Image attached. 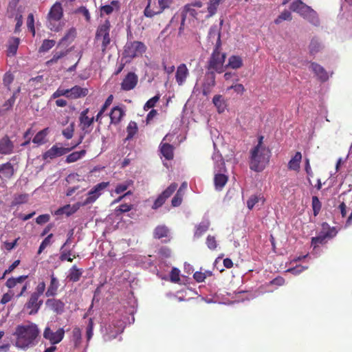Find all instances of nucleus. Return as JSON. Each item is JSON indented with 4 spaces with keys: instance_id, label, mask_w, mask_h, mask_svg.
I'll return each mask as SVG.
<instances>
[{
    "instance_id": "obj_1",
    "label": "nucleus",
    "mask_w": 352,
    "mask_h": 352,
    "mask_svg": "<svg viewBox=\"0 0 352 352\" xmlns=\"http://www.w3.org/2000/svg\"><path fill=\"white\" fill-rule=\"evenodd\" d=\"M208 38L214 43V49L208 60L207 68L211 72L222 73L226 70V54L221 50L220 32L217 26L210 28Z\"/></svg>"
},
{
    "instance_id": "obj_2",
    "label": "nucleus",
    "mask_w": 352,
    "mask_h": 352,
    "mask_svg": "<svg viewBox=\"0 0 352 352\" xmlns=\"http://www.w3.org/2000/svg\"><path fill=\"white\" fill-rule=\"evenodd\" d=\"M39 334L38 327L34 322H27L25 324H19L13 333L16 338L15 346L23 350L32 347L37 344Z\"/></svg>"
},
{
    "instance_id": "obj_3",
    "label": "nucleus",
    "mask_w": 352,
    "mask_h": 352,
    "mask_svg": "<svg viewBox=\"0 0 352 352\" xmlns=\"http://www.w3.org/2000/svg\"><path fill=\"white\" fill-rule=\"evenodd\" d=\"M263 135H259L256 146L250 151L249 167L256 173H261L270 164L272 152L263 143Z\"/></svg>"
},
{
    "instance_id": "obj_4",
    "label": "nucleus",
    "mask_w": 352,
    "mask_h": 352,
    "mask_svg": "<svg viewBox=\"0 0 352 352\" xmlns=\"http://www.w3.org/2000/svg\"><path fill=\"white\" fill-rule=\"evenodd\" d=\"M111 25L109 19L100 23L96 31L95 41L100 44L101 52L105 54L112 47L113 41V32L111 33Z\"/></svg>"
},
{
    "instance_id": "obj_5",
    "label": "nucleus",
    "mask_w": 352,
    "mask_h": 352,
    "mask_svg": "<svg viewBox=\"0 0 352 352\" xmlns=\"http://www.w3.org/2000/svg\"><path fill=\"white\" fill-rule=\"evenodd\" d=\"M290 8L293 12H298L315 26L320 24V19L317 12L312 9L310 6L305 4L301 0H294L290 5Z\"/></svg>"
},
{
    "instance_id": "obj_6",
    "label": "nucleus",
    "mask_w": 352,
    "mask_h": 352,
    "mask_svg": "<svg viewBox=\"0 0 352 352\" xmlns=\"http://www.w3.org/2000/svg\"><path fill=\"white\" fill-rule=\"evenodd\" d=\"M145 45L140 41H128L124 45V52L122 54V58H129L125 63L130 61V60L142 56L146 51Z\"/></svg>"
},
{
    "instance_id": "obj_7",
    "label": "nucleus",
    "mask_w": 352,
    "mask_h": 352,
    "mask_svg": "<svg viewBox=\"0 0 352 352\" xmlns=\"http://www.w3.org/2000/svg\"><path fill=\"white\" fill-rule=\"evenodd\" d=\"M63 16V8L60 3H56L52 8L47 16V27L53 31L58 32L61 29L60 19Z\"/></svg>"
},
{
    "instance_id": "obj_8",
    "label": "nucleus",
    "mask_w": 352,
    "mask_h": 352,
    "mask_svg": "<svg viewBox=\"0 0 352 352\" xmlns=\"http://www.w3.org/2000/svg\"><path fill=\"white\" fill-rule=\"evenodd\" d=\"M82 137L77 143L74 144L70 148H64L61 146L59 147L57 144L54 145L42 155L43 160H53L57 157L64 155L65 154L69 153L72 149L76 147L78 144H80L82 142Z\"/></svg>"
},
{
    "instance_id": "obj_9",
    "label": "nucleus",
    "mask_w": 352,
    "mask_h": 352,
    "mask_svg": "<svg viewBox=\"0 0 352 352\" xmlns=\"http://www.w3.org/2000/svg\"><path fill=\"white\" fill-rule=\"evenodd\" d=\"M109 182H102L94 186V188L88 192L87 197L85 199V201L80 202L81 205L82 206H85L95 202L97 199L102 195V190L109 186Z\"/></svg>"
},
{
    "instance_id": "obj_10",
    "label": "nucleus",
    "mask_w": 352,
    "mask_h": 352,
    "mask_svg": "<svg viewBox=\"0 0 352 352\" xmlns=\"http://www.w3.org/2000/svg\"><path fill=\"white\" fill-rule=\"evenodd\" d=\"M65 333V331L63 328H59L56 331L54 332L51 328L47 326L45 328L43 336L52 346H54L63 340Z\"/></svg>"
},
{
    "instance_id": "obj_11",
    "label": "nucleus",
    "mask_w": 352,
    "mask_h": 352,
    "mask_svg": "<svg viewBox=\"0 0 352 352\" xmlns=\"http://www.w3.org/2000/svg\"><path fill=\"white\" fill-rule=\"evenodd\" d=\"M41 296L32 293L29 299L25 302L24 307L28 310L29 315L36 314L41 309L43 300L40 298Z\"/></svg>"
},
{
    "instance_id": "obj_12",
    "label": "nucleus",
    "mask_w": 352,
    "mask_h": 352,
    "mask_svg": "<svg viewBox=\"0 0 352 352\" xmlns=\"http://www.w3.org/2000/svg\"><path fill=\"white\" fill-rule=\"evenodd\" d=\"M88 94V89H57L54 94L53 97L58 98L60 96H65L67 98L72 97L77 98L81 96H86Z\"/></svg>"
},
{
    "instance_id": "obj_13",
    "label": "nucleus",
    "mask_w": 352,
    "mask_h": 352,
    "mask_svg": "<svg viewBox=\"0 0 352 352\" xmlns=\"http://www.w3.org/2000/svg\"><path fill=\"white\" fill-rule=\"evenodd\" d=\"M189 76V70L184 63L179 65L175 74V80L178 86H183Z\"/></svg>"
},
{
    "instance_id": "obj_14",
    "label": "nucleus",
    "mask_w": 352,
    "mask_h": 352,
    "mask_svg": "<svg viewBox=\"0 0 352 352\" xmlns=\"http://www.w3.org/2000/svg\"><path fill=\"white\" fill-rule=\"evenodd\" d=\"M159 3L155 1L148 0V4L144 9V14L146 17L151 18L155 15L161 14L163 10Z\"/></svg>"
},
{
    "instance_id": "obj_15",
    "label": "nucleus",
    "mask_w": 352,
    "mask_h": 352,
    "mask_svg": "<svg viewBox=\"0 0 352 352\" xmlns=\"http://www.w3.org/2000/svg\"><path fill=\"white\" fill-rule=\"evenodd\" d=\"M45 304L56 314H61L64 312L65 305L60 299L50 298L46 300Z\"/></svg>"
},
{
    "instance_id": "obj_16",
    "label": "nucleus",
    "mask_w": 352,
    "mask_h": 352,
    "mask_svg": "<svg viewBox=\"0 0 352 352\" xmlns=\"http://www.w3.org/2000/svg\"><path fill=\"white\" fill-rule=\"evenodd\" d=\"M59 286V280L55 276L54 273L52 272L50 275V283L47 287V291L45 292V296L47 297L55 296L58 294Z\"/></svg>"
},
{
    "instance_id": "obj_17",
    "label": "nucleus",
    "mask_w": 352,
    "mask_h": 352,
    "mask_svg": "<svg viewBox=\"0 0 352 352\" xmlns=\"http://www.w3.org/2000/svg\"><path fill=\"white\" fill-rule=\"evenodd\" d=\"M82 206L81 205L80 202H77L72 206L69 204H67L63 207L59 208L55 211V214L56 215H61L63 214H65L67 217L74 214L80 207Z\"/></svg>"
},
{
    "instance_id": "obj_18",
    "label": "nucleus",
    "mask_w": 352,
    "mask_h": 352,
    "mask_svg": "<svg viewBox=\"0 0 352 352\" xmlns=\"http://www.w3.org/2000/svg\"><path fill=\"white\" fill-rule=\"evenodd\" d=\"M124 115L125 112L121 107L119 106L114 107L109 113L110 123L114 125L118 124Z\"/></svg>"
},
{
    "instance_id": "obj_19",
    "label": "nucleus",
    "mask_w": 352,
    "mask_h": 352,
    "mask_svg": "<svg viewBox=\"0 0 352 352\" xmlns=\"http://www.w3.org/2000/svg\"><path fill=\"white\" fill-rule=\"evenodd\" d=\"M14 144L8 136L0 140V154L9 155L13 152Z\"/></svg>"
},
{
    "instance_id": "obj_20",
    "label": "nucleus",
    "mask_w": 352,
    "mask_h": 352,
    "mask_svg": "<svg viewBox=\"0 0 352 352\" xmlns=\"http://www.w3.org/2000/svg\"><path fill=\"white\" fill-rule=\"evenodd\" d=\"M311 70L314 73L320 78L322 81H326L329 79V74L324 69L322 66L320 65L318 63H316V62H312L310 66Z\"/></svg>"
},
{
    "instance_id": "obj_21",
    "label": "nucleus",
    "mask_w": 352,
    "mask_h": 352,
    "mask_svg": "<svg viewBox=\"0 0 352 352\" xmlns=\"http://www.w3.org/2000/svg\"><path fill=\"white\" fill-rule=\"evenodd\" d=\"M302 158L301 152L297 151L295 155L290 159L288 162L287 167L290 170L294 171H299L300 169V164Z\"/></svg>"
},
{
    "instance_id": "obj_22",
    "label": "nucleus",
    "mask_w": 352,
    "mask_h": 352,
    "mask_svg": "<svg viewBox=\"0 0 352 352\" xmlns=\"http://www.w3.org/2000/svg\"><path fill=\"white\" fill-rule=\"evenodd\" d=\"M224 172H216L214 177V184L215 188L218 190H221L224 186L226 184L228 180V177L226 175Z\"/></svg>"
},
{
    "instance_id": "obj_23",
    "label": "nucleus",
    "mask_w": 352,
    "mask_h": 352,
    "mask_svg": "<svg viewBox=\"0 0 352 352\" xmlns=\"http://www.w3.org/2000/svg\"><path fill=\"white\" fill-rule=\"evenodd\" d=\"M160 150L162 155L167 160H171L174 157V147L168 143L161 142Z\"/></svg>"
},
{
    "instance_id": "obj_24",
    "label": "nucleus",
    "mask_w": 352,
    "mask_h": 352,
    "mask_svg": "<svg viewBox=\"0 0 352 352\" xmlns=\"http://www.w3.org/2000/svg\"><path fill=\"white\" fill-rule=\"evenodd\" d=\"M138 76L133 72H129L122 83V88H134L138 82Z\"/></svg>"
},
{
    "instance_id": "obj_25",
    "label": "nucleus",
    "mask_w": 352,
    "mask_h": 352,
    "mask_svg": "<svg viewBox=\"0 0 352 352\" xmlns=\"http://www.w3.org/2000/svg\"><path fill=\"white\" fill-rule=\"evenodd\" d=\"M82 273V269H79L74 265L69 269L67 278L69 281L73 283L78 282L80 279Z\"/></svg>"
},
{
    "instance_id": "obj_26",
    "label": "nucleus",
    "mask_w": 352,
    "mask_h": 352,
    "mask_svg": "<svg viewBox=\"0 0 352 352\" xmlns=\"http://www.w3.org/2000/svg\"><path fill=\"white\" fill-rule=\"evenodd\" d=\"M265 198L263 194H254V195L250 196L247 201V207L249 209H252L255 206V205L258 204V203L261 202V205H263L265 203Z\"/></svg>"
},
{
    "instance_id": "obj_27",
    "label": "nucleus",
    "mask_w": 352,
    "mask_h": 352,
    "mask_svg": "<svg viewBox=\"0 0 352 352\" xmlns=\"http://www.w3.org/2000/svg\"><path fill=\"white\" fill-rule=\"evenodd\" d=\"M14 174L13 166L7 162L0 167V177L3 178H10Z\"/></svg>"
},
{
    "instance_id": "obj_28",
    "label": "nucleus",
    "mask_w": 352,
    "mask_h": 352,
    "mask_svg": "<svg viewBox=\"0 0 352 352\" xmlns=\"http://www.w3.org/2000/svg\"><path fill=\"white\" fill-rule=\"evenodd\" d=\"M242 65V60L239 56H231L228 58V63L226 65V69H238Z\"/></svg>"
},
{
    "instance_id": "obj_29",
    "label": "nucleus",
    "mask_w": 352,
    "mask_h": 352,
    "mask_svg": "<svg viewBox=\"0 0 352 352\" xmlns=\"http://www.w3.org/2000/svg\"><path fill=\"white\" fill-rule=\"evenodd\" d=\"M168 229L165 226H157L153 232V236L155 239H160L164 237H166L168 234Z\"/></svg>"
},
{
    "instance_id": "obj_30",
    "label": "nucleus",
    "mask_w": 352,
    "mask_h": 352,
    "mask_svg": "<svg viewBox=\"0 0 352 352\" xmlns=\"http://www.w3.org/2000/svg\"><path fill=\"white\" fill-rule=\"evenodd\" d=\"M48 134V128H45L38 131L34 137L32 142L36 144H43L45 143V138Z\"/></svg>"
},
{
    "instance_id": "obj_31",
    "label": "nucleus",
    "mask_w": 352,
    "mask_h": 352,
    "mask_svg": "<svg viewBox=\"0 0 352 352\" xmlns=\"http://www.w3.org/2000/svg\"><path fill=\"white\" fill-rule=\"evenodd\" d=\"M87 111L88 109L83 111L80 117V123L82 125L83 129L90 126L93 124L94 121L96 120V117L89 118L86 116Z\"/></svg>"
},
{
    "instance_id": "obj_32",
    "label": "nucleus",
    "mask_w": 352,
    "mask_h": 352,
    "mask_svg": "<svg viewBox=\"0 0 352 352\" xmlns=\"http://www.w3.org/2000/svg\"><path fill=\"white\" fill-rule=\"evenodd\" d=\"M138 131V124L134 121H131L128 126H126V133L127 135L126 138V140H129L132 139L135 135L137 133Z\"/></svg>"
},
{
    "instance_id": "obj_33",
    "label": "nucleus",
    "mask_w": 352,
    "mask_h": 352,
    "mask_svg": "<svg viewBox=\"0 0 352 352\" xmlns=\"http://www.w3.org/2000/svg\"><path fill=\"white\" fill-rule=\"evenodd\" d=\"M188 13L193 17H196L197 14V11L192 7V5H186L182 12V25H184Z\"/></svg>"
},
{
    "instance_id": "obj_34",
    "label": "nucleus",
    "mask_w": 352,
    "mask_h": 352,
    "mask_svg": "<svg viewBox=\"0 0 352 352\" xmlns=\"http://www.w3.org/2000/svg\"><path fill=\"white\" fill-rule=\"evenodd\" d=\"M213 103L215 105V107L217 108V111L219 113H222L224 111L226 104V102L220 95H216L213 98Z\"/></svg>"
},
{
    "instance_id": "obj_35",
    "label": "nucleus",
    "mask_w": 352,
    "mask_h": 352,
    "mask_svg": "<svg viewBox=\"0 0 352 352\" xmlns=\"http://www.w3.org/2000/svg\"><path fill=\"white\" fill-rule=\"evenodd\" d=\"M72 340L76 348L81 344L82 333L80 329L78 327H75L72 330Z\"/></svg>"
},
{
    "instance_id": "obj_36",
    "label": "nucleus",
    "mask_w": 352,
    "mask_h": 352,
    "mask_svg": "<svg viewBox=\"0 0 352 352\" xmlns=\"http://www.w3.org/2000/svg\"><path fill=\"white\" fill-rule=\"evenodd\" d=\"M19 91L20 89H17L16 91L14 93L13 95L5 102L2 106V108L0 109V115L2 113V112L8 111L13 107L16 100V94H18Z\"/></svg>"
},
{
    "instance_id": "obj_37",
    "label": "nucleus",
    "mask_w": 352,
    "mask_h": 352,
    "mask_svg": "<svg viewBox=\"0 0 352 352\" xmlns=\"http://www.w3.org/2000/svg\"><path fill=\"white\" fill-rule=\"evenodd\" d=\"M85 150L73 152L67 156L65 161L67 163L75 162L80 160L81 157H82L85 155Z\"/></svg>"
},
{
    "instance_id": "obj_38",
    "label": "nucleus",
    "mask_w": 352,
    "mask_h": 352,
    "mask_svg": "<svg viewBox=\"0 0 352 352\" xmlns=\"http://www.w3.org/2000/svg\"><path fill=\"white\" fill-rule=\"evenodd\" d=\"M27 278L28 276H20L17 278H10L7 280L6 285L8 288H14L18 284L23 283Z\"/></svg>"
},
{
    "instance_id": "obj_39",
    "label": "nucleus",
    "mask_w": 352,
    "mask_h": 352,
    "mask_svg": "<svg viewBox=\"0 0 352 352\" xmlns=\"http://www.w3.org/2000/svg\"><path fill=\"white\" fill-rule=\"evenodd\" d=\"M118 2L117 1H112L110 5H106L101 7V16L103 13L110 14L115 9L118 10Z\"/></svg>"
},
{
    "instance_id": "obj_40",
    "label": "nucleus",
    "mask_w": 352,
    "mask_h": 352,
    "mask_svg": "<svg viewBox=\"0 0 352 352\" xmlns=\"http://www.w3.org/2000/svg\"><path fill=\"white\" fill-rule=\"evenodd\" d=\"M113 95H110L107 98V100H105L104 104L102 105V107H101L100 110L99 111V112L98 113V114L96 115V122H99L102 114L104 113V112L106 111V109L111 105V104L113 102Z\"/></svg>"
},
{
    "instance_id": "obj_41",
    "label": "nucleus",
    "mask_w": 352,
    "mask_h": 352,
    "mask_svg": "<svg viewBox=\"0 0 352 352\" xmlns=\"http://www.w3.org/2000/svg\"><path fill=\"white\" fill-rule=\"evenodd\" d=\"M311 206L314 215L316 217L322 210V204L318 196H312Z\"/></svg>"
},
{
    "instance_id": "obj_42",
    "label": "nucleus",
    "mask_w": 352,
    "mask_h": 352,
    "mask_svg": "<svg viewBox=\"0 0 352 352\" xmlns=\"http://www.w3.org/2000/svg\"><path fill=\"white\" fill-rule=\"evenodd\" d=\"M284 20H292V15L291 12L288 11V10H285L280 14L277 18L274 20L276 24H279V23L283 22Z\"/></svg>"
},
{
    "instance_id": "obj_43",
    "label": "nucleus",
    "mask_w": 352,
    "mask_h": 352,
    "mask_svg": "<svg viewBox=\"0 0 352 352\" xmlns=\"http://www.w3.org/2000/svg\"><path fill=\"white\" fill-rule=\"evenodd\" d=\"M67 54V51L56 52L54 54L53 57L46 62L47 66H51L53 64L57 63V61L64 57Z\"/></svg>"
},
{
    "instance_id": "obj_44",
    "label": "nucleus",
    "mask_w": 352,
    "mask_h": 352,
    "mask_svg": "<svg viewBox=\"0 0 352 352\" xmlns=\"http://www.w3.org/2000/svg\"><path fill=\"white\" fill-rule=\"evenodd\" d=\"M323 230L327 229V232H325L326 240L327 238H333V236H336L338 233V230L336 227L330 228L329 223H323L322 224Z\"/></svg>"
},
{
    "instance_id": "obj_45",
    "label": "nucleus",
    "mask_w": 352,
    "mask_h": 352,
    "mask_svg": "<svg viewBox=\"0 0 352 352\" xmlns=\"http://www.w3.org/2000/svg\"><path fill=\"white\" fill-rule=\"evenodd\" d=\"M177 188V183H172L170 186H168L162 193L161 195L162 197H164L166 199L169 198L173 192L176 190Z\"/></svg>"
},
{
    "instance_id": "obj_46",
    "label": "nucleus",
    "mask_w": 352,
    "mask_h": 352,
    "mask_svg": "<svg viewBox=\"0 0 352 352\" xmlns=\"http://www.w3.org/2000/svg\"><path fill=\"white\" fill-rule=\"evenodd\" d=\"M326 242L327 240L325 233H322L316 237L311 238V245L314 247V248H316V247H318L320 244H324Z\"/></svg>"
},
{
    "instance_id": "obj_47",
    "label": "nucleus",
    "mask_w": 352,
    "mask_h": 352,
    "mask_svg": "<svg viewBox=\"0 0 352 352\" xmlns=\"http://www.w3.org/2000/svg\"><path fill=\"white\" fill-rule=\"evenodd\" d=\"M55 45V41L45 39L39 47V52H45L52 48Z\"/></svg>"
},
{
    "instance_id": "obj_48",
    "label": "nucleus",
    "mask_w": 352,
    "mask_h": 352,
    "mask_svg": "<svg viewBox=\"0 0 352 352\" xmlns=\"http://www.w3.org/2000/svg\"><path fill=\"white\" fill-rule=\"evenodd\" d=\"M209 228V223L208 222H201L200 223L196 229L195 235L197 237L201 236L204 232H206Z\"/></svg>"
},
{
    "instance_id": "obj_49",
    "label": "nucleus",
    "mask_w": 352,
    "mask_h": 352,
    "mask_svg": "<svg viewBox=\"0 0 352 352\" xmlns=\"http://www.w3.org/2000/svg\"><path fill=\"white\" fill-rule=\"evenodd\" d=\"M19 44V39L18 38H13L9 44L8 54L10 55H14L16 53L18 46Z\"/></svg>"
},
{
    "instance_id": "obj_50",
    "label": "nucleus",
    "mask_w": 352,
    "mask_h": 352,
    "mask_svg": "<svg viewBox=\"0 0 352 352\" xmlns=\"http://www.w3.org/2000/svg\"><path fill=\"white\" fill-rule=\"evenodd\" d=\"M223 0H211L208 7L209 16H212L217 11V7Z\"/></svg>"
},
{
    "instance_id": "obj_51",
    "label": "nucleus",
    "mask_w": 352,
    "mask_h": 352,
    "mask_svg": "<svg viewBox=\"0 0 352 352\" xmlns=\"http://www.w3.org/2000/svg\"><path fill=\"white\" fill-rule=\"evenodd\" d=\"M320 47L321 44L318 38H314L311 40L309 50L311 54H316V52H319Z\"/></svg>"
},
{
    "instance_id": "obj_52",
    "label": "nucleus",
    "mask_w": 352,
    "mask_h": 352,
    "mask_svg": "<svg viewBox=\"0 0 352 352\" xmlns=\"http://www.w3.org/2000/svg\"><path fill=\"white\" fill-rule=\"evenodd\" d=\"M28 195L27 194L18 195L14 196L12 204L13 206L22 204L26 203L28 201Z\"/></svg>"
},
{
    "instance_id": "obj_53",
    "label": "nucleus",
    "mask_w": 352,
    "mask_h": 352,
    "mask_svg": "<svg viewBox=\"0 0 352 352\" xmlns=\"http://www.w3.org/2000/svg\"><path fill=\"white\" fill-rule=\"evenodd\" d=\"M184 193H181V190H177L175 196L171 200L173 207H177L181 205L183 200Z\"/></svg>"
},
{
    "instance_id": "obj_54",
    "label": "nucleus",
    "mask_w": 352,
    "mask_h": 352,
    "mask_svg": "<svg viewBox=\"0 0 352 352\" xmlns=\"http://www.w3.org/2000/svg\"><path fill=\"white\" fill-rule=\"evenodd\" d=\"M71 250L66 251L64 249H60V255L59 258L61 261H67L68 262H72L73 259L76 258V256L74 255L73 257H71Z\"/></svg>"
},
{
    "instance_id": "obj_55",
    "label": "nucleus",
    "mask_w": 352,
    "mask_h": 352,
    "mask_svg": "<svg viewBox=\"0 0 352 352\" xmlns=\"http://www.w3.org/2000/svg\"><path fill=\"white\" fill-rule=\"evenodd\" d=\"M53 236L52 234H50L47 237H45L43 241L41 242L38 250V254H40L42 253V252L51 243V239Z\"/></svg>"
},
{
    "instance_id": "obj_56",
    "label": "nucleus",
    "mask_w": 352,
    "mask_h": 352,
    "mask_svg": "<svg viewBox=\"0 0 352 352\" xmlns=\"http://www.w3.org/2000/svg\"><path fill=\"white\" fill-rule=\"evenodd\" d=\"M206 243L211 250H214L217 247V242L214 236L208 235L206 238Z\"/></svg>"
},
{
    "instance_id": "obj_57",
    "label": "nucleus",
    "mask_w": 352,
    "mask_h": 352,
    "mask_svg": "<svg viewBox=\"0 0 352 352\" xmlns=\"http://www.w3.org/2000/svg\"><path fill=\"white\" fill-rule=\"evenodd\" d=\"M179 270L176 267H173L170 273V279L173 283H177L180 280Z\"/></svg>"
},
{
    "instance_id": "obj_58",
    "label": "nucleus",
    "mask_w": 352,
    "mask_h": 352,
    "mask_svg": "<svg viewBox=\"0 0 352 352\" xmlns=\"http://www.w3.org/2000/svg\"><path fill=\"white\" fill-rule=\"evenodd\" d=\"M76 36V30L74 28L69 29L66 34L63 37L60 42L73 41Z\"/></svg>"
},
{
    "instance_id": "obj_59",
    "label": "nucleus",
    "mask_w": 352,
    "mask_h": 352,
    "mask_svg": "<svg viewBox=\"0 0 352 352\" xmlns=\"http://www.w3.org/2000/svg\"><path fill=\"white\" fill-rule=\"evenodd\" d=\"M27 26L28 29L32 32L33 36L35 34L34 29V19L33 14L30 13L28 14L27 19Z\"/></svg>"
},
{
    "instance_id": "obj_60",
    "label": "nucleus",
    "mask_w": 352,
    "mask_h": 352,
    "mask_svg": "<svg viewBox=\"0 0 352 352\" xmlns=\"http://www.w3.org/2000/svg\"><path fill=\"white\" fill-rule=\"evenodd\" d=\"M159 99H160L159 96H155L154 97L149 99L144 104V110H148L149 109L155 107L156 102L159 100Z\"/></svg>"
},
{
    "instance_id": "obj_61",
    "label": "nucleus",
    "mask_w": 352,
    "mask_h": 352,
    "mask_svg": "<svg viewBox=\"0 0 352 352\" xmlns=\"http://www.w3.org/2000/svg\"><path fill=\"white\" fill-rule=\"evenodd\" d=\"M46 288V285L44 281L39 282L35 288V291L32 292L39 296H41Z\"/></svg>"
},
{
    "instance_id": "obj_62",
    "label": "nucleus",
    "mask_w": 352,
    "mask_h": 352,
    "mask_svg": "<svg viewBox=\"0 0 352 352\" xmlns=\"http://www.w3.org/2000/svg\"><path fill=\"white\" fill-rule=\"evenodd\" d=\"M166 199L162 197V195L160 194L157 199L155 200L152 208L153 210H157V208H160L166 201Z\"/></svg>"
},
{
    "instance_id": "obj_63",
    "label": "nucleus",
    "mask_w": 352,
    "mask_h": 352,
    "mask_svg": "<svg viewBox=\"0 0 352 352\" xmlns=\"http://www.w3.org/2000/svg\"><path fill=\"white\" fill-rule=\"evenodd\" d=\"M74 124H71L69 126H68L66 129H65L63 131V135L65 138L67 140H69L72 138L74 134Z\"/></svg>"
},
{
    "instance_id": "obj_64",
    "label": "nucleus",
    "mask_w": 352,
    "mask_h": 352,
    "mask_svg": "<svg viewBox=\"0 0 352 352\" xmlns=\"http://www.w3.org/2000/svg\"><path fill=\"white\" fill-rule=\"evenodd\" d=\"M130 184H131V182H126L125 183L118 184L116 187L115 192L116 194H120V193L123 192L124 191L127 190Z\"/></svg>"
}]
</instances>
